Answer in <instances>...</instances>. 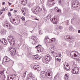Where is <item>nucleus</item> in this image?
Instances as JSON below:
<instances>
[{
	"instance_id": "f257e3e1",
	"label": "nucleus",
	"mask_w": 80,
	"mask_h": 80,
	"mask_svg": "<svg viewBox=\"0 0 80 80\" xmlns=\"http://www.w3.org/2000/svg\"><path fill=\"white\" fill-rule=\"evenodd\" d=\"M40 75L43 78H52V75L51 74V72H45V71H42L40 73Z\"/></svg>"
},
{
	"instance_id": "f03ea898",
	"label": "nucleus",
	"mask_w": 80,
	"mask_h": 80,
	"mask_svg": "<svg viewBox=\"0 0 80 80\" xmlns=\"http://www.w3.org/2000/svg\"><path fill=\"white\" fill-rule=\"evenodd\" d=\"M38 39L35 36L34 37L32 36L30 38V41L32 42V44L37 45L38 43Z\"/></svg>"
},
{
	"instance_id": "7ed1b4c3",
	"label": "nucleus",
	"mask_w": 80,
	"mask_h": 80,
	"mask_svg": "<svg viewBox=\"0 0 80 80\" xmlns=\"http://www.w3.org/2000/svg\"><path fill=\"white\" fill-rule=\"evenodd\" d=\"M51 58L50 55H47L45 56V59L44 60H42V62H43V63H44L47 64V63L49 62L50 60V59H51Z\"/></svg>"
},
{
	"instance_id": "20e7f679",
	"label": "nucleus",
	"mask_w": 80,
	"mask_h": 80,
	"mask_svg": "<svg viewBox=\"0 0 80 80\" xmlns=\"http://www.w3.org/2000/svg\"><path fill=\"white\" fill-rule=\"evenodd\" d=\"M8 41L11 45L15 44V39L12 36H10L8 37Z\"/></svg>"
},
{
	"instance_id": "39448f33",
	"label": "nucleus",
	"mask_w": 80,
	"mask_h": 80,
	"mask_svg": "<svg viewBox=\"0 0 80 80\" xmlns=\"http://www.w3.org/2000/svg\"><path fill=\"white\" fill-rule=\"evenodd\" d=\"M9 52L11 55H14L16 53V50L15 48L11 47L9 49Z\"/></svg>"
},
{
	"instance_id": "423d86ee",
	"label": "nucleus",
	"mask_w": 80,
	"mask_h": 80,
	"mask_svg": "<svg viewBox=\"0 0 80 80\" xmlns=\"http://www.w3.org/2000/svg\"><path fill=\"white\" fill-rule=\"evenodd\" d=\"M71 72L73 74H78V72H79V69L78 68L75 67L72 69Z\"/></svg>"
},
{
	"instance_id": "0eeeda50",
	"label": "nucleus",
	"mask_w": 80,
	"mask_h": 80,
	"mask_svg": "<svg viewBox=\"0 0 80 80\" xmlns=\"http://www.w3.org/2000/svg\"><path fill=\"white\" fill-rule=\"evenodd\" d=\"M55 3V2H54V0H48V2L46 4L47 6H50V5H53Z\"/></svg>"
},
{
	"instance_id": "6e6552de",
	"label": "nucleus",
	"mask_w": 80,
	"mask_h": 80,
	"mask_svg": "<svg viewBox=\"0 0 80 80\" xmlns=\"http://www.w3.org/2000/svg\"><path fill=\"white\" fill-rule=\"evenodd\" d=\"M78 5H79V2L77 1H74L72 3V6L73 8H75L76 7H78Z\"/></svg>"
},
{
	"instance_id": "1a4fd4ad",
	"label": "nucleus",
	"mask_w": 80,
	"mask_h": 80,
	"mask_svg": "<svg viewBox=\"0 0 80 80\" xmlns=\"http://www.w3.org/2000/svg\"><path fill=\"white\" fill-rule=\"evenodd\" d=\"M3 27H6L7 28H8V29H10L11 30H12V29L13 28V27H12V26L11 24H8V23H6L4 24L3 25Z\"/></svg>"
},
{
	"instance_id": "9d476101",
	"label": "nucleus",
	"mask_w": 80,
	"mask_h": 80,
	"mask_svg": "<svg viewBox=\"0 0 80 80\" xmlns=\"http://www.w3.org/2000/svg\"><path fill=\"white\" fill-rule=\"evenodd\" d=\"M51 20L54 24H57L58 22V19L56 17H54L52 19H51Z\"/></svg>"
},
{
	"instance_id": "9b49d317",
	"label": "nucleus",
	"mask_w": 80,
	"mask_h": 80,
	"mask_svg": "<svg viewBox=\"0 0 80 80\" xmlns=\"http://www.w3.org/2000/svg\"><path fill=\"white\" fill-rule=\"evenodd\" d=\"M33 69L39 72L41 70V67L38 65H36L33 66Z\"/></svg>"
},
{
	"instance_id": "f8f14e48",
	"label": "nucleus",
	"mask_w": 80,
	"mask_h": 80,
	"mask_svg": "<svg viewBox=\"0 0 80 80\" xmlns=\"http://www.w3.org/2000/svg\"><path fill=\"white\" fill-rule=\"evenodd\" d=\"M28 77H29L32 79H33V78H34L35 77V75H33V74L32 72L30 73L28 75V77H27V80H29V79H30V78H29Z\"/></svg>"
},
{
	"instance_id": "ddd939ff",
	"label": "nucleus",
	"mask_w": 80,
	"mask_h": 80,
	"mask_svg": "<svg viewBox=\"0 0 80 80\" xmlns=\"http://www.w3.org/2000/svg\"><path fill=\"white\" fill-rule=\"evenodd\" d=\"M44 40L45 43H51V39H49L48 37L47 36L46 37Z\"/></svg>"
},
{
	"instance_id": "4468645a",
	"label": "nucleus",
	"mask_w": 80,
	"mask_h": 80,
	"mask_svg": "<svg viewBox=\"0 0 80 80\" xmlns=\"http://www.w3.org/2000/svg\"><path fill=\"white\" fill-rule=\"evenodd\" d=\"M53 42H54L55 43H58V40L55 38H52L51 39V43Z\"/></svg>"
},
{
	"instance_id": "2eb2a0df",
	"label": "nucleus",
	"mask_w": 80,
	"mask_h": 80,
	"mask_svg": "<svg viewBox=\"0 0 80 80\" xmlns=\"http://www.w3.org/2000/svg\"><path fill=\"white\" fill-rule=\"evenodd\" d=\"M71 38H72L71 36H65L64 37V38H65V40H71Z\"/></svg>"
},
{
	"instance_id": "dca6fc26",
	"label": "nucleus",
	"mask_w": 80,
	"mask_h": 80,
	"mask_svg": "<svg viewBox=\"0 0 80 80\" xmlns=\"http://www.w3.org/2000/svg\"><path fill=\"white\" fill-rule=\"evenodd\" d=\"M37 9H38V8H37L35 9L33 8L32 9V12L35 14H38V11Z\"/></svg>"
},
{
	"instance_id": "f3484780",
	"label": "nucleus",
	"mask_w": 80,
	"mask_h": 80,
	"mask_svg": "<svg viewBox=\"0 0 80 80\" xmlns=\"http://www.w3.org/2000/svg\"><path fill=\"white\" fill-rule=\"evenodd\" d=\"M64 68L66 70V71H68V70H69V69H70V68H68L67 67H68V64H66V63L64 64ZM65 65L67 67H65Z\"/></svg>"
},
{
	"instance_id": "a211bd4d",
	"label": "nucleus",
	"mask_w": 80,
	"mask_h": 80,
	"mask_svg": "<svg viewBox=\"0 0 80 80\" xmlns=\"http://www.w3.org/2000/svg\"><path fill=\"white\" fill-rule=\"evenodd\" d=\"M61 45H62V46H64V47H67L68 46V44H67V43L64 42H61Z\"/></svg>"
},
{
	"instance_id": "6ab92c4d",
	"label": "nucleus",
	"mask_w": 80,
	"mask_h": 80,
	"mask_svg": "<svg viewBox=\"0 0 80 80\" xmlns=\"http://www.w3.org/2000/svg\"><path fill=\"white\" fill-rule=\"evenodd\" d=\"M16 20L15 19H14L12 17H11L10 19V21L12 23V24H13V23Z\"/></svg>"
},
{
	"instance_id": "aec40b11",
	"label": "nucleus",
	"mask_w": 80,
	"mask_h": 80,
	"mask_svg": "<svg viewBox=\"0 0 80 80\" xmlns=\"http://www.w3.org/2000/svg\"><path fill=\"white\" fill-rule=\"evenodd\" d=\"M32 57L34 58H35V59H37V60H39V59H40V57L37 56V55H33Z\"/></svg>"
},
{
	"instance_id": "412c9836",
	"label": "nucleus",
	"mask_w": 80,
	"mask_h": 80,
	"mask_svg": "<svg viewBox=\"0 0 80 80\" xmlns=\"http://www.w3.org/2000/svg\"><path fill=\"white\" fill-rule=\"evenodd\" d=\"M51 15H48L45 18V20H47L51 18Z\"/></svg>"
},
{
	"instance_id": "4be33fe9",
	"label": "nucleus",
	"mask_w": 80,
	"mask_h": 80,
	"mask_svg": "<svg viewBox=\"0 0 80 80\" xmlns=\"http://www.w3.org/2000/svg\"><path fill=\"white\" fill-rule=\"evenodd\" d=\"M21 1L22 3V4L23 5H26L27 4V0H21Z\"/></svg>"
},
{
	"instance_id": "5701e85b",
	"label": "nucleus",
	"mask_w": 80,
	"mask_h": 80,
	"mask_svg": "<svg viewBox=\"0 0 80 80\" xmlns=\"http://www.w3.org/2000/svg\"><path fill=\"white\" fill-rule=\"evenodd\" d=\"M6 32V30L4 29H2L1 31V34L2 35H5Z\"/></svg>"
},
{
	"instance_id": "b1692460",
	"label": "nucleus",
	"mask_w": 80,
	"mask_h": 80,
	"mask_svg": "<svg viewBox=\"0 0 80 80\" xmlns=\"http://www.w3.org/2000/svg\"><path fill=\"white\" fill-rule=\"evenodd\" d=\"M5 59H6V62H9L10 60V59L9 58H8V57L7 56H5Z\"/></svg>"
},
{
	"instance_id": "393cba45",
	"label": "nucleus",
	"mask_w": 80,
	"mask_h": 80,
	"mask_svg": "<svg viewBox=\"0 0 80 80\" xmlns=\"http://www.w3.org/2000/svg\"><path fill=\"white\" fill-rule=\"evenodd\" d=\"M54 10L56 12H59V11H60V9H58V7H56L54 8Z\"/></svg>"
},
{
	"instance_id": "a878e982",
	"label": "nucleus",
	"mask_w": 80,
	"mask_h": 80,
	"mask_svg": "<svg viewBox=\"0 0 80 80\" xmlns=\"http://www.w3.org/2000/svg\"><path fill=\"white\" fill-rule=\"evenodd\" d=\"M42 50V48H41L39 47L38 48L37 51L39 53L40 52H41Z\"/></svg>"
},
{
	"instance_id": "bb28decb",
	"label": "nucleus",
	"mask_w": 80,
	"mask_h": 80,
	"mask_svg": "<svg viewBox=\"0 0 80 80\" xmlns=\"http://www.w3.org/2000/svg\"><path fill=\"white\" fill-rule=\"evenodd\" d=\"M4 40H5V38L1 39L0 40V43H3V42H4Z\"/></svg>"
},
{
	"instance_id": "cd10ccee",
	"label": "nucleus",
	"mask_w": 80,
	"mask_h": 80,
	"mask_svg": "<svg viewBox=\"0 0 80 80\" xmlns=\"http://www.w3.org/2000/svg\"><path fill=\"white\" fill-rule=\"evenodd\" d=\"M42 30L41 29H39L38 33H39V35H42Z\"/></svg>"
},
{
	"instance_id": "c85d7f7f",
	"label": "nucleus",
	"mask_w": 80,
	"mask_h": 80,
	"mask_svg": "<svg viewBox=\"0 0 80 80\" xmlns=\"http://www.w3.org/2000/svg\"><path fill=\"white\" fill-rule=\"evenodd\" d=\"M58 57H59V56H56V59H57L58 62H60V59L58 58Z\"/></svg>"
},
{
	"instance_id": "c756f323",
	"label": "nucleus",
	"mask_w": 80,
	"mask_h": 80,
	"mask_svg": "<svg viewBox=\"0 0 80 80\" xmlns=\"http://www.w3.org/2000/svg\"><path fill=\"white\" fill-rule=\"evenodd\" d=\"M8 7H6L5 8H2V10L3 11H5V10H8Z\"/></svg>"
},
{
	"instance_id": "7c9ffc66",
	"label": "nucleus",
	"mask_w": 80,
	"mask_h": 80,
	"mask_svg": "<svg viewBox=\"0 0 80 80\" xmlns=\"http://www.w3.org/2000/svg\"><path fill=\"white\" fill-rule=\"evenodd\" d=\"M38 8L37 10L38 13L39 12H40L41 11H42V8Z\"/></svg>"
},
{
	"instance_id": "2f4dec72",
	"label": "nucleus",
	"mask_w": 80,
	"mask_h": 80,
	"mask_svg": "<svg viewBox=\"0 0 80 80\" xmlns=\"http://www.w3.org/2000/svg\"><path fill=\"white\" fill-rule=\"evenodd\" d=\"M26 73H27V72H25L23 73V76L22 77L23 78H25V75H26Z\"/></svg>"
},
{
	"instance_id": "473e14b6",
	"label": "nucleus",
	"mask_w": 80,
	"mask_h": 80,
	"mask_svg": "<svg viewBox=\"0 0 80 80\" xmlns=\"http://www.w3.org/2000/svg\"><path fill=\"white\" fill-rule=\"evenodd\" d=\"M13 24L15 25H18L19 24L18 22L17 21L16 22H14V23Z\"/></svg>"
},
{
	"instance_id": "72a5a7b5",
	"label": "nucleus",
	"mask_w": 80,
	"mask_h": 80,
	"mask_svg": "<svg viewBox=\"0 0 80 80\" xmlns=\"http://www.w3.org/2000/svg\"><path fill=\"white\" fill-rule=\"evenodd\" d=\"M66 24L68 25L70 24V23L69 22V21H65Z\"/></svg>"
},
{
	"instance_id": "f704fd0d",
	"label": "nucleus",
	"mask_w": 80,
	"mask_h": 80,
	"mask_svg": "<svg viewBox=\"0 0 80 80\" xmlns=\"http://www.w3.org/2000/svg\"><path fill=\"white\" fill-rule=\"evenodd\" d=\"M3 43L4 44V45H7V41L6 40H4Z\"/></svg>"
},
{
	"instance_id": "c9c22d12",
	"label": "nucleus",
	"mask_w": 80,
	"mask_h": 80,
	"mask_svg": "<svg viewBox=\"0 0 80 80\" xmlns=\"http://www.w3.org/2000/svg\"><path fill=\"white\" fill-rule=\"evenodd\" d=\"M13 79L12 77L9 76L8 78V80H13Z\"/></svg>"
},
{
	"instance_id": "e433bc0d",
	"label": "nucleus",
	"mask_w": 80,
	"mask_h": 80,
	"mask_svg": "<svg viewBox=\"0 0 80 80\" xmlns=\"http://www.w3.org/2000/svg\"><path fill=\"white\" fill-rule=\"evenodd\" d=\"M3 62H7L6 61V59H5V57H4L2 60Z\"/></svg>"
},
{
	"instance_id": "4c0bfd02",
	"label": "nucleus",
	"mask_w": 80,
	"mask_h": 80,
	"mask_svg": "<svg viewBox=\"0 0 80 80\" xmlns=\"http://www.w3.org/2000/svg\"><path fill=\"white\" fill-rule=\"evenodd\" d=\"M64 78L66 80H68V76L64 77Z\"/></svg>"
},
{
	"instance_id": "58836bf2",
	"label": "nucleus",
	"mask_w": 80,
	"mask_h": 80,
	"mask_svg": "<svg viewBox=\"0 0 80 80\" xmlns=\"http://www.w3.org/2000/svg\"><path fill=\"white\" fill-rule=\"evenodd\" d=\"M75 52V51H72L71 52H69V53H70V55L72 58H73V55L72 54V52Z\"/></svg>"
},
{
	"instance_id": "ea45409f",
	"label": "nucleus",
	"mask_w": 80,
	"mask_h": 80,
	"mask_svg": "<svg viewBox=\"0 0 80 80\" xmlns=\"http://www.w3.org/2000/svg\"><path fill=\"white\" fill-rule=\"evenodd\" d=\"M73 29V28H72V26H70L69 28V30H72Z\"/></svg>"
},
{
	"instance_id": "a19ab883",
	"label": "nucleus",
	"mask_w": 80,
	"mask_h": 80,
	"mask_svg": "<svg viewBox=\"0 0 80 80\" xmlns=\"http://www.w3.org/2000/svg\"><path fill=\"white\" fill-rule=\"evenodd\" d=\"M8 16L9 17H11V13L10 12H8Z\"/></svg>"
},
{
	"instance_id": "79ce46f5",
	"label": "nucleus",
	"mask_w": 80,
	"mask_h": 80,
	"mask_svg": "<svg viewBox=\"0 0 80 80\" xmlns=\"http://www.w3.org/2000/svg\"><path fill=\"white\" fill-rule=\"evenodd\" d=\"M21 19L22 20L24 21L25 20V17H22L21 18Z\"/></svg>"
},
{
	"instance_id": "37998d69",
	"label": "nucleus",
	"mask_w": 80,
	"mask_h": 80,
	"mask_svg": "<svg viewBox=\"0 0 80 80\" xmlns=\"http://www.w3.org/2000/svg\"><path fill=\"white\" fill-rule=\"evenodd\" d=\"M3 11L1 10L0 11V15H2V13H3Z\"/></svg>"
},
{
	"instance_id": "c03bdc74",
	"label": "nucleus",
	"mask_w": 80,
	"mask_h": 80,
	"mask_svg": "<svg viewBox=\"0 0 80 80\" xmlns=\"http://www.w3.org/2000/svg\"><path fill=\"white\" fill-rule=\"evenodd\" d=\"M3 72H4V71H1L0 72V75H2V74H3Z\"/></svg>"
},
{
	"instance_id": "a18cd8bd",
	"label": "nucleus",
	"mask_w": 80,
	"mask_h": 80,
	"mask_svg": "<svg viewBox=\"0 0 80 80\" xmlns=\"http://www.w3.org/2000/svg\"><path fill=\"white\" fill-rule=\"evenodd\" d=\"M22 12L23 14V15H24V14H25V11L23 10V9H22Z\"/></svg>"
},
{
	"instance_id": "49530a36",
	"label": "nucleus",
	"mask_w": 80,
	"mask_h": 80,
	"mask_svg": "<svg viewBox=\"0 0 80 80\" xmlns=\"http://www.w3.org/2000/svg\"><path fill=\"white\" fill-rule=\"evenodd\" d=\"M18 66H19V67H20L21 66H22V64L21 63H19L18 64Z\"/></svg>"
},
{
	"instance_id": "de8ad7c7",
	"label": "nucleus",
	"mask_w": 80,
	"mask_h": 80,
	"mask_svg": "<svg viewBox=\"0 0 80 80\" xmlns=\"http://www.w3.org/2000/svg\"><path fill=\"white\" fill-rule=\"evenodd\" d=\"M42 8H44V5L43 4H42Z\"/></svg>"
},
{
	"instance_id": "09e8293b",
	"label": "nucleus",
	"mask_w": 80,
	"mask_h": 80,
	"mask_svg": "<svg viewBox=\"0 0 80 80\" xmlns=\"http://www.w3.org/2000/svg\"><path fill=\"white\" fill-rule=\"evenodd\" d=\"M58 75H60V73H58L57 75L56 76H55L54 78H56V77H57V76H58Z\"/></svg>"
},
{
	"instance_id": "8fccbe9b",
	"label": "nucleus",
	"mask_w": 80,
	"mask_h": 80,
	"mask_svg": "<svg viewBox=\"0 0 80 80\" xmlns=\"http://www.w3.org/2000/svg\"><path fill=\"white\" fill-rule=\"evenodd\" d=\"M73 55L74 57H77V54L75 53Z\"/></svg>"
},
{
	"instance_id": "3c124183",
	"label": "nucleus",
	"mask_w": 80,
	"mask_h": 80,
	"mask_svg": "<svg viewBox=\"0 0 80 80\" xmlns=\"http://www.w3.org/2000/svg\"><path fill=\"white\" fill-rule=\"evenodd\" d=\"M38 46H40V45L38 44V46H37L36 47V48H38Z\"/></svg>"
},
{
	"instance_id": "603ef678",
	"label": "nucleus",
	"mask_w": 80,
	"mask_h": 80,
	"mask_svg": "<svg viewBox=\"0 0 80 80\" xmlns=\"http://www.w3.org/2000/svg\"><path fill=\"white\" fill-rule=\"evenodd\" d=\"M5 2H3L2 3V5H5Z\"/></svg>"
},
{
	"instance_id": "864d4df0",
	"label": "nucleus",
	"mask_w": 80,
	"mask_h": 80,
	"mask_svg": "<svg viewBox=\"0 0 80 80\" xmlns=\"http://www.w3.org/2000/svg\"><path fill=\"white\" fill-rule=\"evenodd\" d=\"M55 53V52L54 51L51 52V54H53V53Z\"/></svg>"
},
{
	"instance_id": "5fc2aeb1",
	"label": "nucleus",
	"mask_w": 80,
	"mask_h": 80,
	"mask_svg": "<svg viewBox=\"0 0 80 80\" xmlns=\"http://www.w3.org/2000/svg\"><path fill=\"white\" fill-rule=\"evenodd\" d=\"M41 2L42 3H44V0H42V1H41Z\"/></svg>"
},
{
	"instance_id": "6e6d98bb",
	"label": "nucleus",
	"mask_w": 80,
	"mask_h": 80,
	"mask_svg": "<svg viewBox=\"0 0 80 80\" xmlns=\"http://www.w3.org/2000/svg\"><path fill=\"white\" fill-rule=\"evenodd\" d=\"M34 20H38V21H39V19H38L36 18H34Z\"/></svg>"
},
{
	"instance_id": "4d7b16f0",
	"label": "nucleus",
	"mask_w": 80,
	"mask_h": 80,
	"mask_svg": "<svg viewBox=\"0 0 80 80\" xmlns=\"http://www.w3.org/2000/svg\"><path fill=\"white\" fill-rule=\"evenodd\" d=\"M59 3V5L60 4V0H58Z\"/></svg>"
},
{
	"instance_id": "13d9d810",
	"label": "nucleus",
	"mask_w": 80,
	"mask_h": 80,
	"mask_svg": "<svg viewBox=\"0 0 80 80\" xmlns=\"http://www.w3.org/2000/svg\"><path fill=\"white\" fill-rule=\"evenodd\" d=\"M78 33H80V30H78Z\"/></svg>"
},
{
	"instance_id": "bf43d9fd",
	"label": "nucleus",
	"mask_w": 80,
	"mask_h": 80,
	"mask_svg": "<svg viewBox=\"0 0 80 80\" xmlns=\"http://www.w3.org/2000/svg\"><path fill=\"white\" fill-rule=\"evenodd\" d=\"M17 12V11L16 10H14V12H15L16 13V12Z\"/></svg>"
},
{
	"instance_id": "052dcab7",
	"label": "nucleus",
	"mask_w": 80,
	"mask_h": 80,
	"mask_svg": "<svg viewBox=\"0 0 80 80\" xmlns=\"http://www.w3.org/2000/svg\"><path fill=\"white\" fill-rule=\"evenodd\" d=\"M65 77H68V76H67V74H65Z\"/></svg>"
},
{
	"instance_id": "680f3d73",
	"label": "nucleus",
	"mask_w": 80,
	"mask_h": 80,
	"mask_svg": "<svg viewBox=\"0 0 80 80\" xmlns=\"http://www.w3.org/2000/svg\"><path fill=\"white\" fill-rule=\"evenodd\" d=\"M8 3H9V6H10V5H11V3H10V2H8Z\"/></svg>"
},
{
	"instance_id": "e2e57ef3",
	"label": "nucleus",
	"mask_w": 80,
	"mask_h": 80,
	"mask_svg": "<svg viewBox=\"0 0 80 80\" xmlns=\"http://www.w3.org/2000/svg\"><path fill=\"white\" fill-rule=\"evenodd\" d=\"M13 10V9H11L10 10V11H12Z\"/></svg>"
},
{
	"instance_id": "0e129e2a",
	"label": "nucleus",
	"mask_w": 80,
	"mask_h": 80,
	"mask_svg": "<svg viewBox=\"0 0 80 80\" xmlns=\"http://www.w3.org/2000/svg\"><path fill=\"white\" fill-rule=\"evenodd\" d=\"M13 76H14V77H16V75L15 74H14V75H13Z\"/></svg>"
},
{
	"instance_id": "69168bd1",
	"label": "nucleus",
	"mask_w": 80,
	"mask_h": 80,
	"mask_svg": "<svg viewBox=\"0 0 80 80\" xmlns=\"http://www.w3.org/2000/svg\"><path fill=\"white\" fill-rule=\"evenodd\" d=\"M72 38H71V40H72V39L73 38L72 37Z\"/></svg>"
},
{
	"instance_id": "338daca9",
	"label": "nucleus",
	"mask_w": 80,
	"mask_h": 80,
	"mask_svg": "<svg viewBox=\"0 0 80 80\" xmlns=\"http://www.w3.org/2000/svg\"><path fill=\"white\" fill-rule=\"evenodd\" d=\"M58 34H59V32H58L57 33V35H58Z\"/></svg>"
},
{
	"instance_id": "774afa93",
	"label": "nucleus",
	"mask_w": 80,
	"mask_h": 80,
	"mask_svg": "<svg viewBox=\"0 0 80 80\" xmlns=\"http://www.w3.org/2000/svg\"><path fill=\"white\" fill-rule=\"evenodd\" d=\"M62 28V26H61V27H60V28H61H61Z\"/></svg>"
}]
</instances>
